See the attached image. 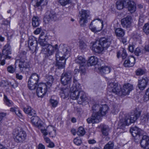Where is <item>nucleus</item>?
<instances>
[{"instance_id":"a18cd8bd","label":"nucleus","mask_w":149,"mask_h":149,"mask_svg":"<svg viewBox=\"0 0 149 149\" xmlns=\"http://www.w3.org/2000/svg\"><path fill=\"white\" fill-rule=\"evenodd\" d=\"M124 7L127 8L132 1L130 0H121Z\"/></svg>"},{"instance_id":"7c9ffc66","label":"nucleus","mask_w":149,"mask_h":149,"mask_svg":"<svg viewBox=\"0 0 149 149\" xmlns=\"http://www.w3.org/2000/svg\"><path fill=\"white\" fill-rule=\"evenodd\" d=\"M54 78L51 75L47 74L45 77V80L46 81V84L49 86H51L52 85Z\"/></svg>"},{"instance_id":"f3484780","label":"nucleus","mask_w":149,"mask_h":149,"mask_svg":"<svg viewBox=\"0 0 149 149\" xmlns=\"http://www.w3.org/2000/svg\"><path fill=\"white\" fill-rule=\"evenodd\" d=\"M142 139L140 141L141 147L145 149H149V137L146 135L142 136Z\"/></svg>"},{"instance_id":"de8ad7c7","label":"nucleus","mask_w":149,"mask_h":149,"mask_svg":"<svg viewBox=\"0 0 149 149\" xmlns=\"http://www.w3.org/2000/svg\"><path fill=\"white\" fill-rule=\"evenodd\" d=\"M93 22H91L89 26V28L92 31L95 33L100 31L101 29L100 30H97L96 28L93 26Z\"/></svg>"},{"instance_id":"39448f33","label":"nucleus","mask_w":149,"mask_h":149,"mask_svg":"<svg viewBox=\"0 0 149 149\" xmlns=\"http://www.w3.org/2000/svg\"><path fill=\"white\" fill-rule=\"evenodd\" d=\"M13 134L14 141L17 143L23 142L27 136L26 132L21 129L15 130L13 131Z\"/></svg>"},{"instance_id":"72a5a7b5","label":"nucleus","mask_w":149,"mask_h":149,"mask_svg":"<svg viewBox=\"0 0 149 149\" xmlns=\"http://www.w3.org/2000/svg\"><path fill=\"white\" fill-rule=\"evenodd\" d=\"M75 62L79 64L80 66H83L85 63L86 61L85 58L82 56H79L75 60Z\"/></svg>"},{"instance_id":"ddd939ff","label":"nucleus","mask_w":149,"mask_h":149,"mask_svg":"<svg viewBox=\"0 0 149 149\" xmlns=\"http://www.w3.org/2000/svg\"><path fill=\"white\" fill-rule=\"evenodd\" d=\"M19 67L22 72H28L27 70L29 69V62L26 59L19 61Z\"/></svg>"},{"instance_id":"4d7b16f0","label":"nucleus","mask_w":149,"mask_h":149,"mask_svg":"<svg viewBox=\"0 0 149 149\" xmlns=\"http://www.w3.org/2000/svg\"><path fill=\"white\" fill-rule=\"evenodd\" d=\"M143 53L141 52V50L139 47H137L134 51V53L135 55L137 56H139Z\"/></svg>"},{"instance_id":"a211bd4d","label":"nucleus","mask_w":149,"mask_h":149,"mask_svg":"<svg viewBox=\"0 0 149 149\" xmlns=\"http://www.w3.org/2000/svg\"><path fill=\"white\" fill-rule=\"evenodd\" d=\"M130 124V120L127 116H126L124 118H122L120 120L118 127L120 129L124 130L125 126H128Z\"/></svg>"},{"instance_id":"e433bc0d","label":"nucleus","mask_w":149,"mask_h":149,"mask_svg":"<svg viewBox=\"0 0 149 149\" xmlns=\"http://www.w3.org/2000/svg\"><path fill=\"white\" fill-rule=\"evenodd\" d=\"M3 100L5 104L8 107H11L13 105V102L10 100L5 95H4Z\"/></svg>"},{"instance_id":"e2e57ef3","label":"nucleus","mask_w":149,"mask_h":149,"mask_svg":"<svg viewBox=\"0 0 149 149\" xmlns=\"http://www.w3.org/2000/svg\"><path fill=\"white\" fill-rule=\"evenodd\" d=\"M144 22V20L143 18L142 17H140L139 20L138 24L139 26H141L142 25Z\"/></svg>"},{"instance_id":"a878e982","label":"nucleus","mask_w":149,"mask_h":149,"mask_svg":"<svg viewBox=\"0 0 149 149\" xmlns=\"http://www.w3.org/2000/svg\"><path fill=\"white\" fill-rule=\"evenodd\" d=\"M38 84V83L37 82L29 79L28 82V87L30 90H34L36 88Z\"/></svg>"},{"instance_id":"3c124183","label":"nucleus","mask_w":149,"mask_h":149,"mask_svg":"<svg viewBox=\"0 0 149 149\" xmlns=\"http://www.w3.org/2000/svg\"><path fill=\"white\" fill-rule=\"evenodd\" d=\"M8 85H11L13 88H15L18 86V84L15 81H12L8 82Z\"/></svg>"},{"instance_id":"338daca9","label":"nucleus","mask_w":149,"mask_h":149,"mask_svg":"<svg viewBox=\"0 0 149 149\" xmlns=\"http://www.w3.org/2000/svg\"><path fill=\"white\" fill-rule=\"evenodd\" d=\"M47 38V37L46 35H45V33L44 32H42L40 34L39 37V39L43 40V39H46Z\"/></svg>"},{"instance_id":"4be33fe9","label":"nucleus","mask_w":149,"mask_h":149,"mask_svg":"<svg viewBox=\"0 0 149 149\" xmlns=\"http://www.w3.org/2000/svg\"><path fill=\"white\" fill-rule=\"evenodd\" d=\"M141 114V112L140 111H137L133 115L127 116L128 118L130 120V123H134L136 120L139 117Z\"/></svg>"},{"instance_id":"0eeeda50","label":"nucleus","mask_w":149,"mask_h":149,"mask_svg":"<svg viewBox=\"0 0 149 149\" xmlns=\"http://www.w3.org/2000/svg\"><path fill=\"white\" fill-rule=\"evenodd\" d=\"M72 76V74L70 71L62 74L61 79V84L64 86L70 84L71 82Z\"/></svg>"},{"instance_id":"9d476101","label":"nucleus","mask_w":149,"mask_h":149,"mask_svg":"<svg viewBox=\"0 0 149 149\" xmlns=\"http://www.w3.org/2000/svg\"><path fill=\"white\" fill-rule=\"evenodd\" d=\"M109 88H112V91L116 95H122L121 88L120 85L115 82L110 83L109 85Z\"/></svg>"},{"instance_id":"680f3d73","label":"nucleus","mask_w":149,"mask_h":149,"mask_svg":"<svg viewBox=\"0 0 149 149\" xmlns=\"http://www.w3.org/2000/svg\"><path fill=\"white\" fill-rule=\"evenodd\" d=\"M35 126L37 127H41L42 126V122L41 120L40 119H39L38 121L37 122V123L36 124Z\"/></svg>"},{"instance_id":"8fccbe9b","label":"nucleus","mask_w":149,"mask_h":149,"mask_svg":"<svg viewBox=\"0 0 149 149\" xmlns=\"http://www.w3.org/2000/svg\"><path fill=\"white\" fill-rule=\"evenodd\" d=\"M136 74L137 76L141 75L145 73V71L141 68L138 69L135 71Z\"/></svg>"},{"instance_id":"b1692460","label":"nucleus","mask_w":149,"mask_h":149,"mask_svg":"<svg viewBox=\"0 0 149 149\" xmlns=\"http://www.w3.org/2000/svg\"><path fill=\"white\" fill-rule=\"evenodd\" d=\"M23 111L25 113L29 116H34L36 113L35 110L29 106L24 107L23 108Z\"/></svg>"},{"instance_id":"f8f14e48","label":"nucleus","mask_w":149,"mask_h":149,"mask_svg":"<svg viewBox=\"0 0 149 149\" xmlns=\"http://www.w3.org/2000/svg\"><path fill=\"white\" fill-rule=\"evenodd\" d=\"M11 54V50L10 45L7 44L4 47L2 51L3 56L4 59H10L11 57L9 55Z\"/></svg>"},{"instance_id":"ea45409f","label":"nucleus","mask_w":149,"mask_h":149,"mask_svg":"<svg viewBox=\"0 0 149 149\" xmlns=\"http://www.w3.org/2000/svg\"><path fill=\"white\" fill-rule=\"evenodd\" d=\"M85 130L83 128L81 127L78 129L77 133L79 136H82L85 134Z\"/></svg>"},{"instance_id":"c03bdc74","label":"nucleus","mask_w":149,"mask_h":149,"mask_svg":"<svg viewBox=\"0 0 149 149\" xmlns=\"http://www.w3.org/2000/svg\"><path fill=\"white\" fill-rule=\"evenodd\" d=\"M49 102L52 107H55L57 105L58 102L56 100H54L51 98L49 100Z\"/></svg>"},{"instance_id":"dca6fc26","label":"nucleus","mask_w":149,"mask_h":149,"mask_svg":"<svg viewBox=\"0 0 149 149\" xmlns=\"http://www.w3.org/2000/svg\"><path fill=\"white\" fill-rule=\"evenodd\" d=\"M133 89V86L132 84L129 83L125 84L121 89V94L124 95H128Z\"/></svg>"},{"instance_id":"79ce46f5","label":"nucleus","mask_w":149,"mask_h":149,"mask_svg":"<svg viewBox=\"0 0 149 149\" xmlns=\"http://www.w3.org/2000/svg\"><path fill=\"white\" fill-rule=\"evenodd\" d=\"M102 132L103 135L107 136L108 134V129L107 126H104L102 129Z\"/></svg>"},{"instance_id":"864d4df0","label":"nucleus","mask_w":149,"mask_h":149,"mask_svg":"<svg viewBox=\"0 0 149 149\" xmlns=\"http://www.w3.org/2000/svg\"><path fill=\"white\" fill-rule=\"evenodd\" d=\"M87 47L86 43L83 41L81 40L79 42V47L81 49H84Z\"/></svg>"},{"instance_id":"2eb2a0df","label":"nucleus","mask_w":149,"mask_h":149,"mask_svg":"<svg viewBox=\"0 0 149 149\" xmlns=\"http://www.w3.org/2000/svg\"><path fill=\"white\" fill-rule=\"evenodd\" d=\"M130 132L133 137L142 136L144 131L136 126L132 127L130 129Z\"/></svg>"},{"instance_id":"13d9d810","label":"nucleus","mask_w":149,"mask_h":149,"mask_svg":"<svg viewBox=\"0 0 149 149\" xmlns=\"http://www.w3.org/2000/svg\"><path fill=\"white\" fill-rule=\"evenodd\" d=\"M15 70V68H14L11 65H9L7 67L8 71L10 73L14 72Z\"/></svg>"},{"instance_id":"09e8293b","label":"nucleus","mask_w":149,"mask_h":149,"mask_svg":"<svg viewBox=\"0 0 149 149\" xmlns=\"http://www.w3.org/2000/svg\"><path fill=\"white\" fill-rule=\"evenodd\" d=\"M143 31L146 34H149V24L146 23L145 24L143 27Z\"/></svg>"},{"instance_id":"4468645a","label":"nucleus","mask_w":149,"mask_h":149,"mask_svg":"<svg viewBox=\"0 0 149 149\" xmlns=\"http://www.w3.org/2000/svg\"><path fill=\"white\" fill-rule=\"evenodd\" d=\"M132 21L131 16L128 15L121 20V24L123 27L127 28L130 27L131 26Z\"/></svg>"},{"instance_id":"20e7f679","label":"nucleus","mask_w":149,"mask_h":149,"mask_svg":"<svg viewBox=\"0 0 149 149\" xmlns=\"http://www.w3.org/2000/svg\"><path fill=\"white\" fill-rule=\"evenodd\" d=\"M109 44L110 42L107 38H102L93 44L92 49L96 53H99L102 51L104 48L107 47Z\"/></svg>"},{"instance_id":"7ed1b4c3","label":"nucleus","mask_w":149,"mask_h":149,"mask_svg":"<svg viewBox=\"0 0 149 149\" xmlns=\"http://www.w3.org/2000/svg\"><path fill=\"white\" fill-rule=\"evenodd\" d=\"M108 109V107L106 105H100L99 111L97 113H93L91 117L87 119V123L88 124H94L99 122L101 120V116L105 115L107 113Z\"/></svg>"},{"instance_id":"c756f323","label":"nucleus","mask_w":149,"mask_h":149,"mask_svg":"<svg viewBox=\"0 0 149 149\" xmlns=\"http://www.w3.org/2000/svg\"><path fill=\"white\" fill-rule=\"evenodd\" d=\"M26 52L25 51L22 50L20 51L19 52V54H18L19 59H17L15 62V64L17 61L18 60L19 61H21V60H24L26 59Z\"/></svg>"},{"instance_id":"c85d7f7f","label":"nucleus","mask_w":149,"mask_h":149,"mask_svg":"<svg viewBox=\"0 0 149 149\" xmlns=\"http://www.w3.org/2000/svg\"><path fill=\"white\" fill-rule=\"evenodd\" d=\"M69 93L68 89H62L60 92V95L62 98L65 99L69 96Z\"/></svg>"},{"instance_id":"cd10ccee","label":"nucleus","mask_w":149,"mask_h":149,"mask_svg":"<svg viewBox=\"0 0 149 149\" xmlns=\"http://www.w3.org/2000/svg\"><path fill=\"white\" fill-rule=\"evenodd\" d=\"M149 113H144L142 115L141 117V121L143 124H145L147 123L149 120Z\"/></svg>"},{"instance_id":"37998d69","label":"nucleus","mask_w":149,"mask_h":149,"mask_svg":"<svg viewBox=\"0 0 149 149\" xmlns=\"http://www.w3.org/2000/svg\"><path fill=\"white\" fill-rule=\"evenodd\" d=\"M113 143L109 141L105 146L104 149H113Z\"/></svg>"},{"instance_id":"393cba45","label":"nucleus","mask_w":149,"mask_h":149,"mask_svg":"<svg viewBox=\"0 0 149 149\" xmlns=\"http://www.w3.org/2000/svg\"><path fill=\"white\" fill-rule=\"evenodd\" d=\"M98 62L97 58L94 56H91L88 60L87 63L88 66L94 65H95Z\"/></svg>"},{"instance_id":"5701e85b","label":"nucleus","mask_w":149,"mask_h":149,"mask_svg":"<svg viewBox=\"0 0 149 149\" xmlns=\"http://www.w3.org/2000/svg\"><path fill=\"white\" fill-rule=\"evenodd\" d=\"M56 16V13L53 11H48L45 13V18L48 21L54 20Z\"/></svg>"},{"instance_id":"423d86ee","label":"nucleus","mask_w":149,"mask_h":149,"mask_svg":"<svg viewBox=\"0 0 149 149\" xmlns=\"http://www.w3.org/2000/svg\"><path fill=\"white\" fill-rule=\"evenodd\" d=\"M49 87L45 83L39 84L38 85L36 90L37 95L39 97H43L47 91V88Z\"/></svg>"},{"instance_id":"f257e3e1","label":"nucleus","mask_w":149,"mask_h":149,"mask_svg":"<svg viewBox=\"0 0 149 149\" xmlns=\"http://www.w3.org/2000/svg\"><path fill=\"white\" fill-rule=\"evenodd\" d=\"M71 49L67 45H64L61 47V49L57 50L55 54L56 62V66L58 69L65 68L66 60L70 56Z\"/></svg>"},{"instance_id":"f704fd0d","label":"nucleus","mask_w":149,"mask_h":149,"mask_svg":"<svg viewBox=\"0 0 149 149\" xmlns=\"http://www.w3.org/2000/svg\"><path fill=\"white\" fill-rule=\"evenodd\" d=\"M127 8H128V10L131 13H134L136 10V4L133 1Z\"/></svg>"},{"instance_id":"1a4fd4ad","label":"nucleus","mask_w":149,"mask_h":149,"mask_svg":"<svg viewBox=\"0 0 149 149\" xmlns=\"http://www.w3.org/2000/svg\"><path fill=\"white\" fill-rule=\"evenodd\" d=\"M81 18L79 20V23L81 26L83 27L85 26V24L87 22V18L89 16V11L88 10H81Z\"/></svg>"},{"instance_id":"6ab92c4d","label":"nucleus","mask_w":149,"mask_h":149,"mask_svg":"<svg viewBox=\"0 0 149 149\" xmlns=\"http://www.w3.org/2000/svg\"><path fill=\"white\" fill-rule=\"evenodd\" d=\"M135 63V58L133 56L129 57L125 61L123 65L126 67H131L134 66Z\"/></svg>"},{"instance_id":"bf43d9fd","label":"nucleus","mask_w":149,"mask_h":149,"mask_svg":"<svg viewBox=\"0 0 149 149\" xmlns=\"http://www.w3.org/2000/svg\"><path fill=\"white\" fill-rule=\"evenodd\" d=\"M74 142L76 145L79 146L80 145L81 143V140L76 138L74 140Z\"/></svg>"},{"instance_id":"0e129e2a","label":"nucleus","mask_w":149,"mask_h":149,"mask_svg":"<svg viewBox=\"0 0 149 149\" xmlns=\"http://www.w3.org/2000/svg\"><path fill=\"white\" fill-rule=\"evenodd\" d=\"M85 70L84 67L83 66H80L79 67V72L81 74H84L85 72Z\"/></svg>"},{"instance_id":"603ef678","label":"nucleus","mask_w":149,"mask_h":149,"mask_svg":"<svg viewBox=\"0 0 149 149\" xmlns=\"http://www.w3.org/2000/svg\"><path fill=\"white\" fill-rule=\"evenodd\" d=\"M46 39H43V40L39 39V42L40 45L42 46H47L46 45L48 44L47 43V42L45 41Z\"/></svg>"},{"instance_id":"4c0bfd02","label":"nucleus","mask_w":149,"mask_h":149,"mask_svg":"<svg viewBox=\"0 0 149 149\" xmlns=\"http://www.w3.org/2000/svg\"><path fill=\"white\" fill-rule=\"evenodd\" d=\"M39 79V75L36 73H33L31 74L29 79L38 83Z\"/></svg>"},{"instance_id":"f03ea898","label":"nucleus","mask_w":149,"mask_h":149,"mask_svg":"<svg viewBox=\"0 0 149 149\" xmlns=\"http://www.w3.org/2000/svg\"><path fill=\"white\" fill-rule=\"evenodd\" d=\"M70 97L73 100H77L79 104L86 100L87 97L85 93L81 90L80 85L79 84L73 85L70 89Z\"/></svg>"},{"instance_id":"58836bf2","label":"nucleus","mask_w":149,"mask_h":149,"mask_svg":"<svg viewBox=\"0 0 149 149\" xmlns=\"http://www.w3.org/2000/svg\"><path fill=\"white\" fill-rule=\"evenodd\" d=\"M100 105L97 103H95L93 105L92 107V111H93V114L97 113V112L99 111Z\"/></svg>"},{"instance_id":"2f4dec72","label":"nucleus","mask_w":149,"mask_h":149,"mask_svg":"<svg viewBox=\"0 0 149 149\" xmlns=\"http://www.w3.org/2000/svg\"><path fill=\"white\" fill-rule=\"evenodd\" d=\"M121 55L120 56L123 59L126 58L127 56V54L126 53V50L124 48H122L120 52H118L117 53V57L119 58Z\"/></svg>"},{"instance_id":"5fc2aeb1","label":"nucleus","mask_w":149,"mask_h":149,"mask_svg":"<svg viewBox=\"0 0 149 149\" xmlns=\"http://www.w3.org/2000/svg\"><path fill=\"white\" fill-rule=\"evenodd\" d=\"M39 119V118L37 116H34L31 118V122L33 124L35 125L36 124L37 122L38 121Z\"/></svg>"},{"instance_id":"69168bd1","label":"nucleus","mask_w":149,"mask_h":149,"mask_svg":"<svg viewBox=\"0 0 149 149\" xmlns=\"http://www.w3.org/2000/svg\"><path fill=\"white\" fill-rule=\"evenodd\" d=\"M141 136H139V135L137 136L136 137H134V141L136 143H138L140 142L141 137Z\"/></svg>"},{"instance_id":"c9c22d12","label":"nucleus","mask_w":149,"mask_h":149,"mask_svg":"<svg viewBox=\"0 0 149 149\" xmlns=\"http://www.w3.org/2000/svg\"><path fill=\"white\" fill-rule=\"evenodd\" d=\"M115 32L116 35L118 37H122L125 34V32L123 30L120 28L116 29Z\"/></svg>"},{"instance_id":"412c9836","label":"nucleus","mask_w":149,"mask_h":149,"mask_svg":"<svg viewBox=\"0 0 149 149\" xmlns=\"http://www.w3.org/2000/svg\"><path fill=\"white\" fill-rule=\"evenodd\" d=\"M46 45L47 48L46 49V50L49 56L52 55L54 54V51L58 49V45L57 44H56L54 46L52 45L51 43L47 44Z\"/></svg>"},{"instance_id":"473e14b6","label":"nucleus","mask_w":149,"mask_h":149,"mask_svg":"<svg viewBox=\"0 0 149 149\" xmlns=\"http://www.w3.org/2000/svg\"><path fill=\"white\" fill-rule=\"evenodd\" d=\"M99 70L102 74H108L110 72L109 67L107 66H102L99 68Z\"/></svg>"},{"instance_id":"6e6552de","label":"nucleus","mask_w":149,"mask_h":149,"mask_svg":"<svg viewBox=\"0 0 149 149\" xmlns=\"http://www.w3.org/2000/svg\"><path fill=\"white\" fill-rule=\"evenodd\" d=\"M28 47L29 50L33 53L37 49L38 42L36 38L33 36L30 37L28 42Z\"/></svg>"},{"instance_id":"774afa93","label":"nucleus","mask_w":149,"mask_h":149,"mask_svg":"<svg viewBox=\"0 0 149 149\" xmlns=\"http://www.w3.org/2000/svg\"><path fill=\"white\" fill-rule=\"evenodd\" d=\"M42 30V29L40 28H37L34 31V33L36 34H39Z\"/></svg>"},{"instance_id":"49530a36","label":"nucleus","mask_w":149,"mask_h":149,"mask_svg":"<svg viewBox=\"0 0 149 149\" xmlns=\"http://www.w3.org/2000/svg\"><path fill=\"white\" fill-rule=\"evenodd\" d=\"M59 3L61 5L65 6L71 3L70 0H59Z\"/></svg>"},{"instance_id":"6e6d98bb","label":"nucleus","mask_w":149,"mask_h":149,"mask_svg":"<svg viewBox=\"0 0 149 149\" xmlns=\"http://www.w3.org/2000/svg\"><path fill=\"white\" fill-rule=\"evenodd\" d=\"M32 2L36 3V6L38 7L40 6L41 3H43L45 0H31Z\"/></svg>"},{"instance_id":"a19ab883","label":"nucleus","mask_w":149,"mask_h":149,"mask_svg":"<svg viewBox=\"0 0 149 149\" xmlns=\"http://www.w3.org/2000/svg\"><path fill=\"white\" fill-rule=\"evenodd\" d=\"M116 6L117 9L119 10L123 9L124 7L121 0H119L116 3Z\"/></svg>"},{"instance_id":"bb28decb","label":"nucleus","mask_w":149,"mask_h":149,"mask_svg":"<svg viewBox=\"0 0 149 149\" xmlns=\"http://www.w3.org/2000/svg\"><path fill=\"white\" fill-rule=\"evenodd\" d=\"M40 21L39 18L36 16H33L32 18V24L33 26L34 27L38 26L40 24Z\"/></svg>"},{"instance_id":"052dcab7","label":"nucleus","mask_w":149,"mask_h":149,"mask_svg":"<svg viewBox=\"0 0 149 149\" xmlns=\"http://www.w3.org/2000/svg\"><path fill=\"white\" fill-rule=\"evenodd\" d=\"M143 53H146V52H149V45H146L143 49Z\"/></svg>"},{"instance_id":"9b49d317","label":"nucleus","mask_w":149,"mask_h":149,"mask_svg":"<svg viewBox=\"0 0 149 149\" xmlns=\"http://www.w3.org/2000/svg\"><path fill=\"white\" fill-rule=\"evenodd\" d=\"M41 131L43 134L45 136L48 134V132L49 135L53 137L56 135V130L53 126H49L47 128V129H41Z\"/></svg>"},{"instance_id":"aec40b11","label":"nucleus","mask_w":149,"mask_h":149,"mask_svg":"<svg viewBox=\"0 0 149 149\" xmlns=\"http://www.w3.org/2000/svg\"><path fill=\"white\" fill-rule=\"evenodd\" d=\"M148 82V79L146 77H143L138 80V86L141 90H143L146 86Z\"/></svg>"}]
</instances>
